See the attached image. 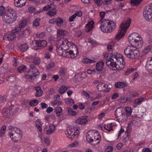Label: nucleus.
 I'll use <instances>...</instances> for the list:
<instances>
[{
  "label": "nucleus",
  "instance_id": "ddd939ff",
  "mask_svg": "<svg viewBox=\"0 0 152 152\" xmlns=\"http://www.w3.org/2000/svg\"><path fill=\"white\" fill-rule=\"evenodd\" d=\"M56 129V126L53 124H50L48 125H45L44 129L48 135H50L54 133Z\"/></svg>",
  "mask_w": 152,
  "mask_h": 152
},
{
  "label": "nucleus",
  "instance_id": "49530a36",
  "mask_svg": "<svg viewBox=\"0 0 152 152\" xmlns=\"http://www.w3.org/2000/svg\"><path fill=\"white\" fill-rule=\"evenodd\" d=\"M20 48L22 51H25L28 49V46L25 43L21 45Z\"/></svg>",
  "mask_w": 152,
  "mask_h": 152
},
{
  "label": "nucleus",
  "instance_id": "b1692460",
  "mask_svg": "<svg viewBox=\"0 0 152 152\" xmlns=\"http://www.w3.org/2000/svg\"><path fill=\"white\" fill-rule=\"evenodd\" d=\"M11 112V111L10 109L4 108L2 111V114L4 116L8 117L10 115Z\"/></svg>",
  "mask_w": 152,
  "mask_h": 152
},
{
  "label": "nucleus",
  "instance_id": "423d86ee",
  "mask_svg": "<svg viewBox=\"0 0 152 152\" xmlns=\"http://www.w3.org/2000/svg\"><path fill=\"white\" fill-rule=\"evenodd\" d=\"M131 22L130 18L124 20L120 26V28L118 33L116 34L115 39L118 41L124 37L128 29Z\"/></svg>",
  "mask_w": 152,
  "mask_h": 152
},
{
  "label": "nucleus",
  "instance_id": "0e129e2a",
  "mask_svg": "<svg viewBox=\"0 0 152 152\" xmlns=\"http://www.w3.org/2000/svg\"><path fill=\"white\" fill-rule=\"evenodd\" d=\"M113 0H104V2L105 4L109 5L112 3Z\"/></svg>",
  "mask_w": 152,
  "mask_h": 152
},
{
  "label": "nucleus",
  "instance_id": "338daca9",
  "mask_svg": "<svg viewBox=\"0 0 152 152\" xmlns=\"http://www.w3.org/2000/svg\"><path fill=\"white\" fill-rule=\"evenodd\" d=\"M40 106L42 108L44 109L48 107V105L45 103L42 102L40 104Z\"/></svg>",
  "mask_w": 152,
  "mask_h": 152
},
{
  "label": "nucleus",
  "instance_id": "052dcab7",
  "mask_svg": "<svg viewBox=\"0 0 152 152\" xmlns=\"http://www.w3.org/2000/svg\"><path fill=\"white\" fill-rule=\"evenodd\" d=\"M29 12L30 13H34L35 11V9L33 7H31L28 8Z\"/></svg>",
  "mask_w": 152,
  "mask_h": 152
},
{
  "label": "nucleus",
  "instance_id": "4d7b16f0",
  "mask_svg": "<svg viewBox=\"0 0 152 152\" xmlns=\"http://www.w3.org/2000/svg\"><path fill=\"white\" fill-rule=\"evenodd\" d=\"M74 14L76 17L78 16L79 17H80L82 15V12L80 10L76 11Z\"/></svg>",
  "mask_w": 152,
  "mask_h": 152
},
{
  "label": "nucleus",
  "instance_id": "864d4df0",
  "mask_svg": "<svg viewBox=\"0 0 152 152\" xmlns=\"http://www.w3.org/2000/svg\"><path fill=\"white\" fill-rule=\"evenodd\" d=\"M75 78L76 80L78 81L82 80L80 73H77L75 75Z\"/></svg>",
  "mask_w": 152,
  "mask_h": 152
},
{
  "label": "nucleus",
  "instance_id": "603ef678",
  "mask_svg": "<svg viewBox=\"0 0 152 152\" xmlns=\"http://www.w3.org/2000/svg\"><path fill=\"white\" fill-rule=\"evenodd\" d=\"M130 99L129 97H122L120 98L119 101V102L121 103H124L126 102L127 101L129 100Z\"/></svg>",
  "mask_w": 152,
  "mask_h": 152
},
{
  "label": "nucleus",
  "instance_id": "37998d69",
  "mask_svg": "<svg viewBox=\"0 0 152 152\" xmlns=\"http://www.w3.org/2000/svg\"><path fill=\"white\" fill-rule=\"evenodd\" d=\"M6 127L5 126H3L0 132V136L1 137H3L5 134Z\"/></svg>",
  "mask_w": 152,
  "mask_h": 152
},
{
  "label": "nucleus",
  "instance_id": "de8ad7c7",
  "mask_svg": "<svg viewBox=\"0 0 152 152\" xmlns=\"http://www.w3.org/2000/svg\"><path fill=\"white\" fill-rule=\"evenodd\" d=\"M142 0H131V3L133 4L137 5L140 3Z\"/></svg>",
  "mask_w": 152,
  "mask_h": 152
},
{
  "label": "nucleus",
  "instance_id": "3c124183",
  "mask_svg": "<svg viewBox=\"0 0 152 152\" xmlns=\"http://www.w3.org/2000/svg\"><path fill=\"white\" fill-rule=\"evenodd\" d=\"M21 30V28L19 27H17L14 30H13L12 31L16 35L17 34H18L19 33H21L20 32Z\"/></svg>",
  "mask_w": 152,
  "mask_h": 152
},
{
  "label": "nucleus",
  "instance_id": "a19ab883",
  "mask_svg": "<svg viewBox=\"0 0 152 152\" xmlns=\"http://www.w3.org/2000/svg\"><path fill=\"white\" fill-rule=\"evenodd\" d=\"M39 102L37 100L33 99L31 100L29 103V104L31 106H34L37 105Z\"/></svg>",
  "mask_w": 152,
  "mask_h": 152
},
{
  "label": "nucleus",
  "instance_id": "39448f33",
  "mask_svg": "<svg viewBox=\"0 0 152 152\" xmlns=\"http://www.w3.org/2000/svg\"><path fill=\"white\" fill-rule=\"evenodd\" d=\"M132 113V109L127 107L125 108L123 107H118L115 110V115L118 121L119 122L124 121Z\"/></svg>",
  "mask_w": 152,
  "mask_h": 152
},
{
  "label": "nucleus",
  "instance_id": "f3484780",
  "mask_svg": "<svg viewBox=\"0 0 152 152\" xmlns=\"http://www.w3.org/2000/svg\"><path fill=\"white\" fill-rule=\"evenodd\" d=\"M14 1L15 6L18 8L24 6L26 3V0H14Z\"/></svg>",
  "mask_w": 152,
  "mask_h": 152
},
{
  "label": "nucleus",
  "instance_id": "f03ea898",
  "mask_svg": "<svg viewBox=\"0 0 152 152\" xmlns=\"http://www.w3.org/2000/svg\"><path fill=\"white\" fill-rule=\"evenodd\" d=\"M106 63L110 69L115 70H121L125 66L122 55L118 53H112Z\"/></svg>",
  "mask_w": 152,
  "mask_h": 152
},
{
  "label": "nucleus",
  "instance_id": "393cba45",
  "mask_svg": "<svg viewBox=\"0 0 152 152\" xmlns=\"http://www.w3.org/2000/svg\"><path fill=\"white\" fill-rule=\"evenodd\" d=\"M7 38L9 41H12L15 38L16 35L12 31L7 34L6 35Z\"/></svg>",
  "mask_w": 152,
  "mask_h": 152
},
{
  "label": "nucleus",
  "instance_id": "774afa93",
  "mask_svg": "<svg viewBox=\"0 0 152 152\" xmlns=\"http://www.w3.org/2000/svg\"><path fill=\"white\" fill-rule=\"evenodd\" d=\"M142 152H151V151L148 148H144L142 150Z\"/></svg>",
  "mask_w": 152,
  "mask_h": 152
},
{
  "label": "nucleus",
  "instance_id": "412c9836",
  "mask_svg": "<svg viewBox=\"0 0 152 152\" xmlns=\"http://www.w3.org/2000/svg\"><path fill=\"white\" fill-rule=\"evenodd\" d=\"M145 68L149 72H152V57L148 59Z\"/></svg>",
  "mask_w": 152,
  "mask_h": 152
},
{
  "label": "nucleus",
  "instance_id": "c756f323",
  "mask_svg": "<svg viewBox=\"0 0 152 152\" xmlns=\"http://www.w3.org/2000/svg\"><path fill=\"white\" fill-rule=\"evenodd\" d=\"M35 89L36 91L35 95L37 97H39L41 96L43 92L40 87L39 86L36 87H35Z\"/></svg>",
  "mask_w": 152,
  "mask_h": 152
},
{
  "label": "nucleus",
  "instance_id": "e2e57ef3",
  "mask_svg": "<svg viewBox=\"0 0 152 152\" xmlns=\"http://www.w3.org/2000/svg\"><path fill=\"white\" fill-rule=\"evenodd\" d=\"M138 95V93L136 92H132L130 94V98H132L133 97L136 96Z\"/></svg>",
  "mask_w": 152,
  "mask_h": 152
},
{
  "label": "nucleus",
  "instance_id": "58836bf2",
  "mask_svg": "<svg viewBox=\"0 0 152 152\" xmlns=\"http://www.w3.org/2000/svg\"><path fill=\"white\" fill-rule=\"evenodd\" d=\"M55 111L57 115L59 116L62 112V109L60 107H57L55 108Z\"/></svg>",
  "mask_w": 152,
  "mask_h": 152
},
{
  "label": "nucleus",
  "instance_id": "09e8293b",
  "mask_svg": "<svg viewBox=\"0 0 152 152\" xmlns=\"http://www.w3.org/2000/svg\"><path fill=\"white\" fill-rule=\"evenodd\" d=\"M66 103L69 106H70L74 104V102L73 99H69L66 101Z\"/></svg>",
  "mask_w": 152,
  "mask_h": 152
},
{
  "label": "nucleus",
  "instance_id": "ea45409f",
  "mask_svg": "<svg viewBox=\"0 0 152 152\" xmlns=\"http://www.w3.org/2000/svg\"><path fill=\"white\" fill-rule=\"evenodd\" d=\"M151 47V46H148L145 48L143 50L142 53L143 54H147L150 50Z\"/></svg>",
  "mask_w": 152,
  "mask_h": 152
},
{
  "label": "nucleus",
  "instance_id": "c03bdc74",
  "mask_svg": "<svg viewBox=\"0 0 152 152\" xmlns=\"http://www.w3.org/2000/svg\"><path fill=\"white\" fill-rule=\"evenodd\" d=\"M27 24V21L25 20H21L19 24V27L20 28H22L24 27Z\"/></svg>",
  "mask_w": 152,
  "mask_h": 152
},
{
  "label": "nucleus",
  "instance_id": "1a4fd4ad",
  "mask_svg": "<svg viewBox=\"0 0 152 152\" xmlns=\"http://www.w3.org/2000/svg\"><path fill=\"white\" fill-rule=\"evenodd\" d=\"M124 52L126 56L131 59H135L140 56V53L136 47L133 46H128L124 49Z\"/></svg>",
  "mask_w": 152,
  "mask_h": 152
},
{
  "label": "nucleus",
  "instance_id": "4c0bfd02",
  "mask_svg": "<svg viewBox=\"0 0 152 152\" xmlns=\"http://www.w3.org/2000/svg\"><path fill=\"white\" fill-rule=\"evenodd\" d=\"M30 30L29 28H27L23 32H21V35L20 36H22L28 35L30 34Z\"/></svg>",
  "mask_w": 152,
  "mask_h": 152
},
{
  "label": "nucleus",
  "instance_id": "4468645a",
  "mask_svg": "<svg viewBox=\"0 0 152 152\" xmlns=\"http://www.w3.org/2000/svg\"><path fill=\"white\" fill-rule=\"evenodd\" d=\"M39 73L37 69L35 68L32 69L31 72L30 71L26 74L25 77L29 81H31L34 79L35 75H38Z\"/></svg>",
  "mask_w": 152,
  "mask_h": 152
},
{
  "label": "nucleus",
  "instance_id": "f704fd0d",
  "mask_svg": "<svg viewBox=\"0 0 152 152\" xmlns=\"http://www.w3.org/2000/svg\"><path fill=\"white\" fill-rule=\"evenodd\" d=\"M26 69V66L23 65L19 66L17 68V71L19 73H23L24 72Z\"/></svg>",
  "mask_w": 152,
  "mask_h": 152
},
{
  "label": "nucleus",
  "instance_id": "7c9ffc66",
  "mask_svg": "<svg viewBox=\"0 0 152 152\" xmlns=\"http://www.w3.org/2000/svg\"><path fill=\"white\" fill-rule=\"evenodd\" d=\"M115 44L113 42H110L107 45V48L109 51H113L115 49Z\"/></svg>",
  "mask_w": 152,
  "mask_h": 152
},
{
  "label": "nucleus",
  "instance_id": "aec40b11",
  "mask_svg": "<svg viewBox=\"0 0 152 152\" xmlns=\"http://www.w3.org/2000/svg\"><path fill=\"white\" fill-rule=\"evenodd\" d=\"M133 45H135L136 48H141L143 45V41L142 39L140 36L139 38L133 43Z\"/></svg>",
  "mask_w": 152,
  "mask_h": 152
},
{
  "label": "nucleus",
  "instance_id": "69168bd1",
  "mask_svg": "<svg viewBox=\"0 0 152 152\" xmlns=\"http://www.w3.org/2000/svg\"><path fill=\"white\" fill-rule=\"evenodd\" d=\"M56 18H52L51 19L49 20V23H50L52 24H54L55 23L56 24Z\"/></svg>",
  "mask_w": 152,
  "mask_h": 152
},
{
  "label": "nucleus",
  "instance_id": "bb28decb",
  "mask_svg": "<svg viewBox=\"0 0 152 152\" xmlns=\"http://www.w3.org/2000/svg\"><path fill=\"white\" fill-rule=\"evenodd\" d=\"M35 124L36 127L39 131L41 132L42 131V122L39 119H37L35 122Z\"/></svg>",
  "mask_w": 152,
  "mask_h": 152
},
{
  "label": "nucleus",
  "instance_id": "680f3d73",
  "mask_svg": "<svg viewBox=\"0 0 152 152\" xmlns=\"http://www.w3.org/2000/svg\"><path fill=\"white\" fill-rule=\"evenodd\" d=\"M80 75H81L82 80H83V79L86 78L87 76L86 75V73L85 72H80Z\"/></svg>",
  "mask_w": 152,
  "mask_h": 152
},
{
  "label": "nucleus",
  "instance_id": "cd10ccee",
  "mask_svg": "<svg viewBox=\"0 0 152 152\" xmlns=\"http://www.w3.org/2000/svg\"><path fill=\"white\" fill-rule=\"evenodd\" d=\"M57 12V11L55 7L50 9L47 13V14L50 17H51L55 15Z\"/></svg>",
  "mask_w": 152,
  "mask_h": 152
},
{
  "label": "nucleus",
  "instance_id": "5701e85b",
  "mask_svg": "<svg viewBox=\"0 0 152 152\" xmlns=\"http://www.w3.org/2000/svg\"><path fill=\"white\" fill-rule=\"evenodd\" d=\"M104 63L102 61L97 62L96 65V69L98 71H102L103 69Z\"/></svg>",
  "mask_w": 152,
  "mask_h": 152
},
{
  "label": "nucleus",
  "instance_id": "2f4dec72",
  "mask_svg": "<svg viewBox=\"0 0 152 152\" xmlns=\"http://www.w3.org/2000/svg\"><path fill=\"white\" fill-rule=\"evenodd\" d=\"M126 85V83L124 82H117L115 83V86L116 88H123Z\"/></svg>",
  "mask_w": 152,
  "mask_h": 152
},
{
  "label": "nucleus",
  "instance_id": "6e6552de",
  "mask_svg": "<svg viewBox=\"0 0 152 152\" xmlns=\"http://www.w3.org/2000/svg\"><path fill=\"white\" fill-rule=\"evenodd\" d=\"M9 135L13 141L16 142L19 141L21 139L22 133L18 128L10 126Z\"/></svg>",
  "mask_w": 152,
  "mask_h": 152
},
{
  "label": "nucleus",
  "instance_id": "6ab92c4d",
  "mask_svg": "<svg viewBox=\"0 0 152 152\" xmlns=\"http://www.w3.org/2000/svg\"><path fill=\"white\" fill-rule=\"evenodd\" d=\"M67 23L65 20H63L61 18L58 17L56 18V24L58 27L64 26H66Z\"/></svg>",
  "mask_w": 152,
  "mask_h": 152
},
{
  "label": "nucleus",
  "instance_id": "7ed1b4c3",
  "mask_svg": "<svg viewBox=\"0 0 152 152\" xmlns=\"http://www.w3.org/2000/svg\"><path fill=\"white\" fill-rule=\"evenodd\" d=\"M105 13L104 12H99L101 20L99 21V28L104 33H110L115 29L116 23L114 21L109 19L102 20L104 17Z\"/></svg>",
  "mask_w": 152,
  "mask_h": 152
},
{
  "label": "nucleus",
  "instance_id": "dca6fc26",
  "mask_svg": "<svg viewBox=\"0 0 152 152\" xmlns=\"http://www.w3.org/2000/svg\"><path fill=\"white\" fill-rule=\"evenodd\" d=\"M140 36L136 33L130 34L128 37L129 41L130 43L133 44Z\"/></svg>",
  "mask_w": 152,
  "mask_h": 152
},
{
  "label": "nucleus",
  "instance_id": "e433bc0d",
  "mask_svg": "<svg viewBox=\"0 0 152 152\" xmlns=\"http://www.w3.org/2000/svg\"><path fill=\"white\" fill-rule=\"evenodd\" d=\"M144 98L140 97V98L136 99L134 102V103L135 104L137 105L141 104L142 102L144 101Z\"/></svg>",
  "mask_w": 152,
  "mask_h": 152
},
{
  "label": "nucleus",
  "instance_id": "0eeeda50",
  "mask_svg": "<svg viewBox=\"0 0 152 152\" xmlns=\"http://www.w3.org/2000/svg\"><path fill=\"white\" fill-rule=\"evenodd\" d=\"M86 139L91 144L96 145L99 143L101 140L100 134L97 131L93 130L88 132L86 134Z\"/></svg>",
  "mask_w": 152,
  "mask_h": 152
},
{
  "label": "nucleus",
  "instance_id": "f8f14e48",
  "mask_svg": "<svg viewBox=\"0 0 152 152\" xmlns=\"http://www.w3.org/2000/svg\"><path fill=\"white\" fill-rule=\"evenodd\" d=\"M143 14L146 20L152 22V4H149L146 7Z\"/></svg>",
  "mask_w": 152,
  "mask_h": 152
},
{
  "label": "nucleus",
  "instance_id": "5fc2aeb1",
  "mask_svg": "<svg viewBox=\"0 0 152 152\" xmlns=\"http://www.w3.org/2000/svg\"><path fill=\"white\" fill-rule=\"evenodd\" d=\"M44 141L45 144L47 145H49L50 144V141L49 139L47 137L44 138Z\"/></svg>",
  "mask_w": 152,
  "mask_h": 152
},
{
  "label": "nucleus",
  "instance_id": "4be33fe9",
  "mask_svg": "<svg viewBox=\"0 0 152 152\" xmlns=\"http://www.w3.org/2000/svg\"><path fill=\"white\" fill-rule=\"evenodd\" d=\"M94 22L93 20L88 21L85 27V30L87 32H89L94 27Z\"/></svg>",
  "mask_w": 152,
  "mask_h": 152
},
{
  "label": "nucleus",
  "instance_id": "c9c22d12",
  "mask_svg": "<svg viewBox=\"0 0 152 152\" xmlns=\"http://www.w3.org/2000/svg\"><path fill=\"white\" fill-rule=\"evenodd\" d=\"M31 48L35 50H37L39 48V45L37 43V41L33 42L31 45Z\"/></svg>",
  "mask_w": 152,
  "mask_h": 152
},
{
  "label": "nucleus",
  "instance_id": "2eb2a0df",
  "mask_svg": "<svg viewBox=\"0 0 152 152\" xmlns=\"http://www.w3.org/2000/svg\"><path fill=\"white\" fill-rule=\"evenodd\" d=\"M97 88L99 91L108 92L110 91V88L106 84L100 82L97 85Z\"/></svg>",
  "mask_w": 152,
  "mask_h": 152
},
{
  "label": "nucleus",
  "instance_id": "72a5a7b5",
  "mask_svg": "<svg viewBox=\"0 0 152 152\" xmlns=\"http://www.w3.org/2000/svg\"><path fill=\"white\" fill-rule=\"evenodd\" d=\"M113 126L114 124H113L112 123L107 124L104 125V128L105 129L109 131H110L113 129Z\"/></svg>",
  "mask_w": 152,
  "mask_h": 152
},
{
  "label": "nucleus",
  "instance_id": "f257e3e1",
  "mask_svg": "<svg viewBox=\"0 0 152 152\" xmlns=\"http://www.w3.org/2000/svg\"><path fill=\"white\" fill-rule=\"evenodd\" d=\"M56 50L60 56L67 58H74L79 53L77 46L66 38H62L56 41Z\"/></svg>",
  "mask_w": 152,
  "mask_h": 152
},
{
  "label": "nucleus",
  "instance_id": "6e6d98bb",
  "mask_svg": "<svg viewBox=\"0 0 152 152\" xmlns=\"http://www.w3.org/2000/svg\"><path fill=\"white\" fill-rule=\"evenodd\" d=\"M135 70L134 69L132 68L130 69H127L126 72L125 74L128 75L131 74L132 72L134 71Z\"/></svg>",
  "mask_w": 152,
  "mask_h": 152
},
{
  "label": "nucleus",
  "instance_id": "473e14b6",
  "mask_svg": "<svg viewBox=\"0 0 152 152\" xmlns=\"http://www.w3.org/2000/svg\"><path fill=\"white\" fill-rule=\"evenodd\" d=\"M82 62L83 64H92L95 63V61L88 58H84L83 59Z\"/></svg>",
  "mask_w": 152,
  "mask_h": 152
},
{
  "label": "nucleus",
  "instance_id": "9d476101",
  "mask_svg": "<svg viewBox=\"0 0 152 152\" xmlns=\"http://www.w3.org/2000/svg\"><path fill=\"white\" fill-rule=\"evenodd\" d=\"M77 126H70L68 127L65 131V134L67 137L70 140L77 137L78 134Z\"/></svg>",
  "mask_w": 152,
  "mask_h": 152
},
{
  "label": "nucleus",
  "instance_id": "79ce46f5",
  "mask_svg": "<svg viewBox=\"0 0 152 152\" xmlns=\"http://www.w3.org/2000/svg\"><path fill=\"white\" fill-rule=\"evenodd\" d=\"M67 89V87L65 86H62L58 90V92L61 94L64 93Z\"/></svg>",
  "mask_w": 152,
  "mask_h": 152
},
{
  "label": "nucleus",
  "instance_id": "9b49d317",
  "mask_svg": "<svg viewBox=\"0 0 152 152\" xmlns=\"http://www.w3.org/2000/svg\"><path fill=\"white\" fill-rule=\"evenodd\" d=\"M89 93L92 96H91L90 97L89 94L85 91L82 92L81 95L83 96H85V97L87 99L90 98V99L91 101L95 100L102 97V95L101 94L98 93L96 94V93L95 91H90Z\"/></svg>",
  "mask_w": 152,
  "mask_h": 152
},
{
  "label": "nucleus",
  "instance_id": "a878e982",
  "mask_svg": "<svg viewBox=\"0 0 152 152\" xmlns=\"http://www.w3.org/2000/svg\"><path fill=\"white\" fill-rule=\"evenodd\" d=\"M37 43L39 45V48L42 49L46 46L47 43V42L44 40L37 41Z\"/></svg>",
  "mask_w": 152,
  "mask_h": 152
},
{
  "label": "nucleus",
  "instance_id": "13d9d810",
  "mask_svg": "<svg viewBox=\"0 0 152 152\" xmlns=\"http://www.w3.org/2000/svg\"><path fill=\"white\" fill-rule=\"evenodd\" d=\"M113 150V147L111 146H110L107 148L105 152H112Z\"/></svg>",
  "mask_w": 152,
  "mask_h": 152
},
{
  "label": "nucleus",
  "instance_id": "a211bd4d",
  "mask_svg": "<svg viewBox=\"0 0 152 152\" xmlns=\"http://www.w3.org/2000/svg\"><path fill=\"white\" fill-rule=\"evenodd\" d=\"M88 122V120L85 116L82 117L77 119L75 121V123L79 125H84Z\"/></svg>",
  "mask_w": 152,
  "mask_h": 152
},
{
  "label": "nucleus",
  "instance_id": "8fccbe9b",
  "mask_svg": "<svg viewBox=\"0 0 152 152\" xmlns=\"http://www.w3.org/2000/svg\"><path fill=\"white\" fill-rule=\"evenodd\" d=\"M33 62L35 64H39L40 63V59L38 57H35L33 59Z\"/></svg>",
  "mask_w": 152,
  "mask_h": 152
},
{
  "label": "nucleus",
  "instance_id": "a18cd8bd",
  "mask_svg": "<svg viewBox=\"0 0 152 152\" xmlns=\"http://www.w3.org/2000/svg\"><path fill=\"white\" fill-rule=\"evenodd\" d=\"M40 19L39 18L35 19L33 22V25L34 26L37 27L39 25Z\"/></svg>",
  "mask_w": 152,
  "mask_h": 152
},
{
  "label": "nucleus",
  "instance_id": "c85d7f7f",
  "mask_svg": "<svg viewBox=\"0 0 152 152\" xmlns=\"http://www.w3.org/2000/svg\"><path fill=\"white\" fill-rule=\"evenodd\" d=\"M57 34L58 36H65L67 35L68 32L65 30L60 29L58 30Z\"/></svg>",
  "mask_w": 152,
  "mask_h": 152
},
{
  "label": "nucleus",
  "instance_id": "bf43d9fd",
  "mask_svg": "<svg viewBox=\"0 0 152 152\" xmlns=\"http://www.w3.org/2000/svg\"><path fill=\"white\" fill-rule=\"evenodd\" d=\"M78 143L77 142H74L69 145V146L72 147H74L78 145Z\"/></svg>",
  "mask_w": 152,
  "mask_h": 152
},
{
  "label": "nucleus",
  "instance_id": "20e7f679",
  "mask_svg": "<svg viewBox=\"0 0 152 152\" xmlns=\"http://www.w3.org/2000/svg\"><path fill=\"white\" fill-rule=\"evenodd\" d=\"M4 7H0V16H2L3 21L6 23L10 24L14 22L16 19L17 15L15 11L12 8L9 9L5 12Z\"/></svg>",
  "mask_w": 152,
  "mask_h": 152
}]
</instances>
